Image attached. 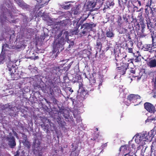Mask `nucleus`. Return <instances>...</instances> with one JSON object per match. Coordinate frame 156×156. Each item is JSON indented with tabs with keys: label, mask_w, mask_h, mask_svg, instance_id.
Segmentation results:
<instances>
[{
	"label": "nucleus",
	"mask_w": 156,
	"mask_h": 156,
	"mask_svg": "<svg viewBox=\"0 0 156 156\" xmlns=\"http://www.w3.org/2000/svg\"><path fill=\"white\" fill-rule=\"evenodd\" d=\"M126 57L127 55H126L125 57H122L121 54L120 55H118L115 56V62L117 66L116 69L118 73L121 75L125 74L127 68L129 67V64H131L133 67L134 66L133 62V59H128L127 63L126 58Z\"/></svg>",
	"instance_id": "nucleus-1"
},
{
	"label": "nucleus",
	"mask_w": 156,
	"mask_h": 156,
	"mask_svg": "<svg viewBox=\"0 0 156 156\" xmlns=\"http://www.w3.org/2000/svg\"><path fill=\"white\" fill-rule=\"evenodd\" d=\"M8 2H10V3L9 4L8 2H5V4L6 6H7L8 8H11L12 11H10L9 10H8L6 8H3L2 5H1L0 6L1 9L2 11V17L4 18L5 20H6L7 16L8 17L10 16L11 18H12L13 16L12 13V12H13V11L12 9V4L10 2L9 0H8Z\"/></svg>",
	"instance_id": "nucleus-2"
},
{
	"label": "nucleus",
	"mask_w": 156,
	"mask_h": 156,
	"mask_svg": "<svg viewBox=\"0 0 156 156\" xmlns=\"http://www.w3.org/2000/svg\"><path fill=\"white\" fill-rule=\"evenodd\" d=\"M96 24L94 23H86L81 25V29H83L79 33L80 35L82 36L84 35L90 30H91L94 27L96 26Z\"/></svg>",
	"instance_id": "nucleus-3"
},
{
	"label": "nucleus",
	"mask_w": 156,
	"mask_h": 156,
	"mask_svg": "<svg viewBox=\"0 0 156 156\" xmlns=\"http://www.w3.org/2000/svg\"><path fill=\"white\" fill-rule=\"evenodd\" d=\"M15 65V64L11 62H9L7 64V67L9 71L10 72L12 80H16L18 79V78L16 76L18 75L14 74L16 69Z\"/></svg>",
	"instance_id": "nucleus-4"
},
{
	"label": "nucleus",
	"mask_w": 156,
	"mask_h": 156,
	"mask_svg": "<svg viewBox=\"0 0 156 156\" xmlns=\"http://www.w3.org/2000/svg\"><path fill=\"white\" fill-rule=\"evenodd\" d=\"M64 44L65 40L64 38L61 37L59 39H58V42L56 43L54 45L53 47V53H55L57 51L58 52L60 48H61L60 49V50L62 51V50L63 46L64 45Z\"/></svg>",
	"instance_id": "nucleus-5"
},
{
	"label": "nucleus",
	"mask_w": 156,
	"mask_h": 156,
	"mask_svg": "<svg viewBox=\"0 0 156 156\" xmlns=\"http://www.w3.org/2000/svg\"><path fill=\"white\" fill-rule=\"evenodd\" d=\"M129 146L127 144L122 146L119 149L118 156H123L125 154L131 151V150L129 149Z\"/></svg>",
	"instance_id": "nucleus-6"
},
{
	"label": "nucleus",
	"mask_w": 156,
	"mask_h": 156,
	"mask_svg": "<svg viewBox=\"0 0 156 156\" xmlns=\"http://www.w3.org/2000/svg\"><path fill=\"white\" fill-rule=\"evenodd\" d=\"M144 108L148 112L154 113L156 111L155 107L150 103L146 102L144 104Z\"/></svg>",
	"instance_id": "nucleus-7"
},
{
	"label": "nucleus",
	"mask_w": 156,
	"mask_h": 156,
	"mask_svg": "<svg viewBox=\"0 0 156 156\" xmlns=\"http://www.w3.org/2000/svg\"><path fill=\"white\" fill-rule=\"evenodd\" d=\"M140 97L138 94H130L127 97V99L130 102H136L138 99H140Z\"/></svg>",
	"instance_id": "nucleus-8"
},
{
	"label": "nucleus",
	"mask_w": 156,
	"mask_h": 156,
	"mask_svg": "<svg viewBox=\"0 0 156 156\" xmlns=\"http://www.w3.org/2000/svg\"><path fill=\"white\" fill-rule=\"evenodd\" d=\"M7 141H8V144L11 148H14L16 145L15 138L13 136H7L6 138Z\"/></svg>",
	"instance_id": "nucleus-9"
},
{
	"label": "nucleus",
	"mask_w": 156,
	"mask_h": 156,
	"mask_svg": "<svg viewBox=\"0 0 156 156\" xmlns=\"http://www.w3.org/2000/svg\"><path fill=\"white\" fill-rule=\"evenodd\" d=\"M18 5L22 9L27 10L29 8L30 6L23 2L22 0H14Z\"/></svg>",
	"instance_id": "nucleus-10"
},
{
	"label": "nucleus",
	"mask_w": 156,
	"mask_h": 156,
	"mask_svg": "<svg viewBox=\"0 0 156 156\" xmlns=\"http://www.w3.org/2000/svg\"><path fill=\"white\" fill-rule=\"evenodd\" d=\"M146 21V24L147 25V27L150 33H151L154 31V23L151 22V20L149 19H148Z\"/></svg>",
	"instance_id": "nucleus-11"
},
{
	"label": "nucleus",
	"mask_w": 156,
	"mask_h": 156,
	"mask_svg": "<svg viewBox=\"0 0 156 156\" xmlns=\"http://www.w3.org/2000/svg\"><path fill=\"white\" fill-rule=\"evenodd\" d=\"M152 0H148V2L147 3L146 5L145 6V13L146 14L145 15V17L147 18L148 16V15L149 14V10H148V7H149V9L151 8L150 6L151 5L152 3Z\"/></svg>",
	"instance_id": "nucleus-12"
},
{
	"label": "nucleus",
	"mask_w": 156,
	"mask_h": 156,
	"mask_svg": "<svg viewBox=\"0 0 156 156\" xmlns=\"http://www.w3.org/2000/svg\"><path fill=\"white\" fill-rule=\"evenodd\" d=\"M80 97L81 100L85 99L88 96V92L87 90L83 89L80 92Z\"/></svg>",
	"instance_id": "nucleus-13"
},
{
	"label": "nucleus",
	"mask_w": 156,
	"mask_h": 156,
	"mask_svg": "<svg viewBox=\"0 0 156 156\" xmlns=\"http://www.w3.org/2000/svg\"><path fill=\"white\" fill-rule=\"evenodd\" d=\"M24 139L22 141V142L25 147H26L28 149H30L31 146L30 143L27 140L26 136H24Z\"/></svg>",
	"instance_id": "nucleus-14"
},
{
	"label": "nucleus",
	"mask_w": 156,
	"mask_h": 156,
	"mask_svg": "<svg viewBox=\"0 0 156 156\" xmlns=\"http://www.w3.org/2000/svg\"><path fill=\"white\" fill-rule=\"evenodd\" d=\"M106 37L109 38H112L115 36V34L112 30H107L106 31Z\"/></svg>",
	"instance_id": "nucleus-15"
},
{
	"label": "nucleus",
	"mask_w": 156,
	"mask_h": 156,
	"mask_svg": "<svg viewBox=\"0 0 156 156\" xmlns=\"http://www.w3.org/2000/svg\"><path fill=\"white\" fill-rule=\"evenodd\" d=\"M116 22L118 26L120 27L123 25L124 22L123 21L122 17L120 15H118Z\"/></svg>",
	"instance_id": "nucleus-16"
},
{
	"label": "nucleus",
	"mask_w": 156,
	"mask_h": 156,
	"mask_svg": "<svg viewBox=\"0 0 156 156\" xmlns=\"http://www.w3.org/2000/svg\"><path fill=\"white\" fill-rule=\"evenodd\" d=\"M119 6L120 9L124 10L125 8V6L126 5V2L127 1V0H125V2H123V0H118Z\"/></svg>",
	"instance_id": "nucleus-17"
},
{
	"label": "nucleus",
	"mask_w": 156,
	"mask_h": 156,
	"mask_svg": "<svg viewBox=\"0 0 156 156\" xmlns=\"http://www.w3.org/2000/svg\"><path fill=\"white\" fill-rule=\"evenodd\" d=\"M145 49L147 51H149L150 52H152L155 50V47L154 45L151 44H147L145 45Z\"/></svg>",
	"instance_id": "nucleus-18"
},
{
	"label": "nucleus",
	"mask_w": 156,
	"mask_h": 156,
	"mask_svg": "<svg viewBox=\"0 0 156 156\" xmlns=\"http://www.w3.org/2000/svg\"><path fill=\"white\" fill-rule=\"evenodd\" d=\"M148 66L150 68H153L156 67V59L150 60L148 62Z\"/></svg>",
	"instance_id": "nucleus-19"
},
{
	"label": "nucleus",
	"mask_w": 156,
	"mask_h": 156,
	"mask_svg": "<svg viewBox=\"0 0 156 156\" xmlns=\"http://www.w3.org/2000/svg\"><path fill=\"white\" fill-rule=\"evenodd\" d=\"M97 4L96 3L94 2H90L87 5V7L88 9H92L94 7H95V6Z\"/></svg>",
	"instance_id": "nucleus-20"
},
{
	"label": "nucleus",
	"mask_w": 156,
	"mask_h": 156,
	"mask_svg": "<svg viewBox=\"0 0 156 156\" xmlns=\"http://www.w3.org/2000/svg\"><path fill=\"white\" fill-rule=\"evenodd\" d=\"M62 114H63V117L66 119H68L69 117V112L68 110H65L63 112Z\"/></svg>",
	"instance_id": "nucleus-21"
},
{
	"label": "nucleus",
	"mask_w": 156,
	"mask_h": 156,
	"mask_svg": "<svg viewBox=\"0 0 156 156\" xmlns=\"http://www.w3.org/2000/svg\"><path fill=\"white\" fill-rule=\"evenodd\" d=\"M149 136H147V135H144L142 136H140V137L139 140H140L141 141H146L148 140V138Z\"/></svg>",
	"instance_id": "nucleus-22"
},
{
	"label": "nucleus",
	"mask_w": 156,
	"mask_h": 156,
	"mask_svg": "<svg viewBox=\"0 0 156 156\" xmlns=\"http://www.w3.org/2000/svg\"><path fill=\"white\" fill-rule=\"evenodd\" d=\"M118 31L119 34H122L126 33L128 30L127 29L121 27L119 29H118Z\"/></svg>",
	"instance_id": "nucleus-23"
},
{
	"label": "nucleus",
	"mask_w": 156,
	"mask_h": 156,
	"mask_svg": "<svg viewBox=\"0 0 156 156\" xmlns=\"http://www.w3.org/2000/svg\"><path fill=\"white\" fill-rule=\"evenodd\" d=\"M102 43L99 40H97L96 41V46L97 48L101 50L102 48Z\"/></svg>",
	"instance_id": "nucleus-24"
},
{
	"label": "nucleus",
	"mask_w": 156,
	"mask_h": 156,
	"mask_svg": "<svg viewBox=\"0 0 156 156\" xmlns=\"http://www.w3.org/2000/svg\"><path fill=\"white\" fill-rule=\"evenodd\" d=\"M5 57V54L0 55V63H3Z\"/></svg>",
	"instance_id": "nucleus-25"
},
{
	"label": "nucleus",
	"mask_w": 156,
	"mask_h": 156,
	"mask_svg": "<svg viewBox=\"0 0 156 156\" xmlns=\"http://www.w3.org/2000/svg\"><path fill=\"white\" fill-rule=\"evenodd\" d=\"M99 136V134L98 133H94L93 136V137L91 139V140L94 141L98 139Z\"/></svg>",
	"instance_id": "nucleus-26"
},
{
	"label": "nucleus",
	"mask_w": 156,
	"mask_h": 156,
	"mask_svg": "<svg viewBox=\"0 0 156 156\" xmlns=\"http://www.w3.org/2000/svg\"><path fill=\"white\" fill-rule=\"evenodd\" d=\"M130 64H129V68H127V69H130V71L131 73H132L133 74H134L135 73V70L136 69V68H135L134 67H130V66H129Z\"/></svg>",
	"instance_id": "nucleus-27"
},
{
	"label": "nucleus",
	"mask_w": 156,
	"mask_h": 156,
	"mask_svg": "<svg viewBox=\"0 0 156 156\" xmlns=\"http://www.w3.org/2000/svg\"><path fill=\"white\" fill-rule=\"evenodd\" d=\"M63 32H64V34H66V38L68 36V32L67 31H65V30H63L61 31L60 32V33L58 35V36L59 37H61L62 36V33H63Z\"/></svg>",
	"instance_id": "nucleus-28"
},
{
	"label": "nucleus",
	"mask_w": 156,
	"mask_h": 156,
	"mask_svg": "<svg viewBox=\"0 0 156 156\" xmlns=\"http://www.w3.org/2000/svg\"><path fill=\"white\" fill-rule=\"evenodd\" d=\"M106 4L108 5L109 7H113L114 5V3L113 2H107L106 3Z\"/></svg>",
	"instance_id": "nucleus-29"
},
{
	"label": "nucleus",
	"mask_w": 156,
	"mask_h": 156,
	"mask_svg": "<svg viewBox=\"0 0 156 156\" xmlns=\"http://www.w3.org/2000/svg\"><path fill=\"white\" fill-rule=\"evenodd\" d=\"M134 154V153L133 152H132L131 151H129V152H128V153L125 154L123 156H133Z\"/></svg>",
	"instance_id": "nucleus-30"
},
{
	"label": "nucleus",
	"mask_w": 156,
	"mask_h": 156,
	"mask_svg": "<svg viewBox=\"0 0 156 156\" xmlns=\"http://www.w3.org/2000/svg\"><path fill=\"white\" fill-rule=\"evenodd\" d=\"M84 15H85L84 14H83L82 17H81V18L83 17V18L81 20L80 22V24L82 23L84 21H85L87 20V18L88 17V15L87 16H86L85 17H84L83 16H84Z\"/></svg>",
	"instance_id": "nucleus-31"
},
{
	"label": "nucleus",
	"mask_w": 156,
	"mask_h": 156,
	"mask_svg": "<svg viewBox=\"0 0 156 156\" xmlns=\"http://www.w3.org/2000/svg\"><path fill=\"white\" fill-rule=\"evenodd\" d=\"M133 60L135 62H140L141 60V59L140 57L139 56H136V58L134 59L133 58Z\"/></svg>",
	"instance_id": "nucleus-32"
},
{
	"label": "nucleus",
	"mask_w": 156,
	"mask_h": 156,
	"mask_svg": "<svg viewBox=\"0 0 156 156\" xmlns=\"http://www.w3.org/2000/svg\"><path fill=\"white\" fill-rule=\"evenodd\" d=\"M122 18L123 19L124 22H125L126 23L129 22L128 20V19L126 17V15H123Z\"/></svg>",
	"instance_id": "nucleus-33"
},
{
	"label": "nucleus",
	"mask_w": 156,
	"mask_h": 156,
	"mask_svg": "<svg viewBox=\"0 0 156 156\" xmlns=\"http://www.w3.org/2000/svg\"><path fill=\"white\" fill-rule=\"evenodd\" d=\"M105 0H96V2H95L96 3V4L98 3L99 4V5L100 6L101 5H102V4L103 3L104 1Z\"/></svg>",
	"instance_id": "nucleus-34"
},
{
	"label": "nucleus",
	"mask_w": 156,
	"mask_h": 156,
	"mask_svg": "<svg viewBox=\"0 0 156 156\" xmlns=\"http://www.w3.org/2000/svg\"><path fill=\"white\" fill-rule=\"evenodd\" d=\"M152 44L156 46V37H153L152 36Z\"/></svg>",
	"instance_id": "nucleus-35"
},
{
	"label": "nucleus",
	"mask_w": 156,
	"mask_h": 156,
	"mask_svg": "<svg viewBox=\"0 0 156 156\" xmlns=\"http://www.w3.org/2000/svg\"><path fill=\"white\" fill-rule=\"evenodd\" d=\"M129 146V149L131 150V151L132 152L133 151V149H135V145L133 144H128Z\"/></svg>",
	"instance_id": "nucleus-36"
},
{
	"label": "nucleus",
	"mask_w": 156,
	"mask_h": 156,
	"mask_svg": "<svg viewBox=\"0 0 156 156\" xmlns=\"http://www.w3.org/2000/svg\"><path fill=\"white\" fill-rule=\"evenodd\" d=\"M70 4H69L66 5H63V6L62 7L65 9H68L70 8Z\"/></svg>",
	"instance_id": "nucleus-37"
},
{
	"label": "nucleus",
	"mask_w": 156,
	"mask_h": 156,
	"mask_svg": "<svg viewBox=\"0 0 156 156\" xmlns=\"http://www.w3.org/2000/svg\"><path fill=\"white\" fill-rule=\"evenodd\" d=\"M150 9L151 10V13L152 14V16H156V13H154V12H156V11L155 10H152L151 9V8H150Z\"/></svg>",
	"instance_id": "nucleus-38"
},
{
	"label": "nucleus",
	"mask_w": 156,
	"mask_h": 156,
	"mask_svg": "<svg viewBox=\"0 0 156 156\" xmlns=\"http://www.w3.org/2000/svg\"><path fill=\"white\" fill-rule=\"evenodd\" d=\"M99 37L100 38V39H103L105 37V33L103 31H102L101 36Z\"/></svg>",
	"instance_id": "nucleus-39"
},
{
	"label": "nucleus",
	"mask_w": 156,
	"mask_h": 156,
	"mask_svg": "<svg viewBox=\"0 0 156 156\" xmlns=\"http://www.w3.org/2000/svg\"><path fill=\"white\" fill-rule=\"evenodd\" d=\"M79 152H77V153L75 152V151H73L72 153V156H78L79 155Z\"/></svg>",
	"instance_id": "nucleus-40"
},
{
	"label": "nucleus",
	"mask_w": 156,
	"mask_h": 156,
	"mask_svg": "<svg viewBox=\"0 0 156 156\" xmlns=\"http://www.w3.org/2000/svg\"><path fill=\"white\" fill-rule=\"evenodd\" d=\"M126 36L127 37V40L128 41L131 40V38L130 34L129 33H127V34L126 35Z\"/></svg>",
	"instance_id": "nucleus-41"
},
{
	"label": "nucleus",
	"mask_w": 156,
	"mask_h": 156,
	"mask_svg": "<svg viewBox=\"0 0 156 156\" xmlns=\"http://www.w3.org/2000/svg\"><path fill=\"white\" fill-rule=\"evenodd\" d=\"M128 52L129 53H133V48H128Z\"/></svg>",
	"instance_id": "nucleus-42"
},
{
	"label": "nucleus",
	"mask_w": 156,
	"mask_h": 156,
	"mask_svg": "<svg viewBox=\"0 0 156 156\" xmlns=\"http://www.w3.org/2000/svg\"><path fill=\"white\" fill-rule=\"evenodd\" d=\"M48 82L50 83V86H54V84L52 82V80L51 79H50L48 80Z\"/></svg>",
	"instance_id": "nucleus-43"
},
{
	"label": "nucleus",
	"mask_w": 156,
	"mask_h": 156,
	"mask_svg": "<svg viewBox=\"0 0 156 156\" xmlns=\"http://www.w3.org/2000/svg\"><path fill=\"white\" fill-rule=\"evenodd\" d=\"M110 9L109 7L106 4V5L105 6V7H104L103 9V10L105 12L106 11H105V10H106V9Z\"/></svg>",
	"instance_id": "nucleus-44"
},
{
	"label": "nucleus",
	"mask_w": 156,
	"mask_h": 156,
	"mask_svg": "<svg viewBox=\"0 0 156 156\" xmlns=\"http://www.w3.org/2000/svg\"><path fill=\"white\" fill-rule=\"evenodd\" d=\"M145 27V25H143L142 26V32L143 33L144 31V29Z\"/></svg>",
	"instance_id": "nucleus-45"
},
{
	"label": "nucleus",
	"mask_w": 156,
	"mask_h": 156,
	"mask_svg": "<svg viewBox=\"0 0 156 156\" xmlns=\"http://www.w3.org/2000/svg\"><path fill=\"white\" fill-rule=\"evenodd\" d=\"M20 152L19 151V150H17L16 151V154L14 156H19L20 154Z\"/></svg>",
	"instance_id": "nucleus-46"
},
{
	"label": "nucleus",
	"mask_w": 156,
	"mask_h": 156,
	"mask_svg": "<svg viewBox=\"0 0 156 156\" xmlns=\"http://www.w3.org/2000/svg\"><path fill=\"white\" fill-rule=\"evenodd\" d=\"M79 89H80L83 88V85L82 83H80L79 85Z\"/></svg>",
	"instance_id": "nucleus-47"
},
{
	"label": "nucleus",
	"mask_w": 156,
	"mask_h": 156,
	"mask_svg": "<svg viewBox=\"0 0 156 156\" xmlns=\"http://www.w3.org/2000/svg\"><path fill=\"white\" fill-rule=\"evenodd\" d=\"M137 2H138V4L139 5V6H140L141 5V2L140 0H137Z\"/></svg>",
	"instance_id": "nucleus-48"
},
{
	"label": "nucleus",
	"mask_w": 156,
	"mask_h": 156,
	"mask_svg": "<svg viewBox=\"0 0 156 156\" xmlns=\"http://www.w3.org/2000/svg\"><path fill=\"white\" fill-rule=\"evenodd\" d=\"M39 58V57L38 56H35L34 58H32V59L35 60Z\"/></svg>",
	"instance_id": "nucleus-49"
},
{
	"label": "nucleus",
	"mask_w": 156,
	"mask_h": 156,
	"mask_svg": "<svg viewBox=\"0 0 156 156\" xmlns=\"http://www.w3.org/2000/svg\"><path fill=\"white\" fill-rule=\"evenodd\" d=\"M8 47V45L6 44H5L2 45V49H3L4 47Z\"/></svg>",
	"instance_id": "nucleus-50"
},
{
	"label": "nucleus",
	"mask_w": 156,
	"mask_h": 156,
	"mask_svg": "<svg viewBox=\"0 0 156 156\" xmlns=\"http://www.w3.org/2000/svg\"><path fill=\"white\" fill-rule=\"evenodd\" d=\"M68 89L71 93H72L73 91V90L70 87H68Z\"/></svg>",
	"instance_id": "nucleus-51"
},
{
	"label": "nucleus",
	"mask_w": 156,
	"mask_h": 156,
	"mask_svg": "<svg viewBox=\"0 0 156 156\" xmlns=\"http://www.w3.org/2000/svg\"><path fill=\"white\" fill-rule=\"evenodd\" d=\"M53 101L54 103H57L58 101L55 98H53Z\"/></svg>",
	"instance_id": "nucleus-52"
},
{
	"label": "nucleus",
	"mask_w": 156,
	"mask_h": 156,
	"mask_svg": "<svg viewBox=\"0 0 156 156\" xmlns=\"http://www.w3.org/2000/svg\"><path fill=\"white\" fill-rule=\"evenodd\" d=\"M71 65L69 64L67 66V69H67L68 70V69H69L71 67Z\"/></svg>",
	"instance_id": "nucleus-53"
},
{
	"label": "nucleus",
	"mask_w": 156,
	"mask_h": 156,
	"mask_svg": "<svg viewBox=\"0 0 156 156\" xmlns=\"http://www.w3.org/2000/svg\"><path fill=\"white\" fill-rule=\"evenodd\" d=\"M132 2L133 3H136L137 2V0H131Z\"/></svg>",
	"instance_id": "nucleus-54"
},
{
	"label": "nucleus",
	"mask_w": 156,
	"mask_h": 156,
	"mask_svg": "<svg viewBox=\"0 0 156 156\" xmlns=\"http://www.w3.org/2000/svg\"><path fill=\"white\" fill-rule=\"evenodd\" d=\"M16 20H12V22L13 23H16Z\"/></svg>",
	"instance_id": "nucleus-55"
},
{
	"label": "nucleus",
	"mask_w": 156,
	"mask_h": 156,
	"mask_svg": "<svg viewBox=\"0 0 156 156\" xmlns=\"http://www.w3.org/2000/svg\"><path fill=\"white\" fill-rule=\"evenodd\" d=\"M143 9V8H140L138 11V12H140L142 11V10Z\"/></svg>",
	"instance_id": "nucleus-56"
},
{
	"label": "nucleus",
	"mask_w": 156,
	"mask_h": 156,
	"mask_svg": "<svg viewBox=\"0 0 156 156\" xmlns=\"http://www.w3.org/2000/svg\"><path fill=\"white\" fill-rule=\"evenodd\" d=\"M59 23V24H62V23H63V21H60V22H58Z\"/></svg>",
	"instance_id": "nucleus-57"
},
{
	"label": "nucleus",
	"mask_w": 156,
	"mask_h": 156,
	"mask_svg": "<svg viewBox=\"0 0 156 156\" xmlns=\"http://www.w3.org/2000/svg\"><path fill=\"white\" fill-rule=\"evenodd\" d=\"M129 3L128 4H127V7L128 8H129Z\"/></svg>",
	"instance_id": "nucleus-58"
},
{
	"label": "nucleus",
	"mask_w": 156,
	"mask_h": 156,
	"mask_svg": "<svg viewBox=\"0 0 156 156\" xmlns=\"http://www.w3.org/2000/svg\"><path fill=\"white\" fill-rule=\"evenodd\" d=\"M38 156H42L41 154H39Z\"/></svg>",
	"instance_id": "nucleus-59"
},
{
	"label": "nucleus",
	"mask_w": 156,
	"mask_h": 156,
	"mask_svg": "<svg viewBox=\"0 0 156 156\" xmlns=\"http://www.w3.org/2000/svg\"><path fill=\"white\" fill-rule=\"evenodd\" d=\"M134 8H136V9H138V8L137 6H135L134 7Z\"/></svg>",
	"instance_id": "nucleus-60"
},
{
	"label": "nucleus",
	"mask_w": 156,
	"mask_h": 156,
	"mask_svg": "<svg viewBox=\"0 0 156 156\" xmlns=\"http://www.w3.org/2000/svg\"><path fill=\"white\" fill-rule=\"evenodd\" d=\"M96 130L97 131H98V128H96Z\"/></svg>",
	"instance_id": "nucleus-61"
},
{
	"label": "nucleus",
	"mask_w": 156,
	"mask_h": 156,
	"mask_svg": "<svg viewBox=\"0 0 156 156\" xmlns=\"http://www.w3.org/2000/svg\"><path fill=\"white\" fill-rule=\"evenodd\" d=\"M72 64V62H70L69 64H70V65H71H71Z\"/></svg>",
	"instance_id": "nucleus-62"
},
{
	"label": "nucleus",
	"mask_w": 156,
	"mask_h": 156,
	"mask_svg": "<svg viewBox=\"0 0 156 156\" xmlns=\"http://www.w3.org/2000/svg\"><path fill=\"white\" fill-rule=\"evenodd\" d=\"M45 100L48 103V101H47V100L46 99H45Z\"/></svg>",
	"instance_id": "nucleus-63"
},
{
	"label": "nucleus",
	"mask_w": 156,
	"mask_h": 156,
	"mask_svg": "<svg viewBox=\"0 0 156 156\" xmlns=\"http://www.w3.org/2000/svg\"><path fill=\"white\" fill-rule=\"evenodd\" d=\"M48 2H45L44 4H46H46H48Z\"/></svg>",
	"instance_id": "nucleus-64"
}]
</instances>
